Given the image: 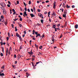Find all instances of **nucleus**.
Instances as JSON below:
<instances>
[{"label": "nucleus", "mask_w": 78, "mask_h": 78, "mask_svg": "<svg viewBox=\"0 0 78 78\" xmlns=\"http://www.w3.org/2000/svg\"><path fill=\"white\" fill-rule=\"evenodd\" d=\"M55 31H57V28H55Z\"/></svg>", "instance_id": "obj_41"}, {"label": "nucleus", "mask_w": 78, "mask_h": 78, "mask_svg": "<svg viewBox=\"0 0 78 78\" xmlns=\"http://www.w3.org/2000/svg\"><path fill=\"white\" fill-rule=\"evenodd\" d=\"M17 4H19V1H17Z\"/></svg>", "instance_id": "obj_60"}, {"label": "nucleus", "mask_w": 78, "mask_h": 78, "mask_svg": "<svg viewBox=\"0 0 78 78\" xmlns=\"http://www.w3.org/2000/svg\"><path fill=\"white\" fill-rule=\"evenodd\" d=\"M60 25H61V24H58V25H57L58 27H60Z\"/></svg>", "instance_id": "obj_47"}, {"label": "nucleus", "mask_w": 78, "mask_h": 78, "mask_svg": "<svg viewBox=\"0 0 78 78\" xmlns=\"http://www.w3.org/2000/svg\"><path fill=\"white\" fill-rule=\"evenodd\" d=\"M27 11H28V12H30V9H28Z\"/></svg>", "instance_id": "obj_38"}, {"label": "nucleus", "mask_w": 78, "mask_h": 78, "mask_svg": "<svg viewBox=\"0 0 78 78\" xmlns=\"http://www.w3.org/2000/svg\"><path fill=\"white\" fill-rule=\"evenodd\" d=\"M35 34H36V37H37L38 36L39 37L40 36H41V34H38L39 33V32H35Z\"/></svg>", "instance_id": "obj_1"}, {"label": "nucleus", "mask_w": 78, "mask_h": 78, "mask_svg": "<svg viewBox=\"0 0 78 78\" xmlns=\"http://www.w3.org/2000/svg\"><path fill=\"white\" fill-rule=\"evenodd\" d=\"M30 16H31V17H33L34 16V15H33V14L31 13L30 14Z\"/></svg>", "instance_id": "obj_8"}, {"label": "nucleus", "mask_w": 78, "mask_h": 78, "mask_svg": "<svg viewBox=\"0 0 78 78\" xmlns=\"http://www.w3.org/2000/svg\"><path fill=\"white\" fill-rule=\"evenodd\" d=\"M0 55V56H3V53H1Z\"/></svg>", "instance_id": "obj_25"}, {"label": "nucleus", "mask_w": 78, "mask_h": 78, "mask_svg": "<svg viewBox=\"0 0 78 78\" xmlns=\"http://www.w3.org/2000/svg\"><path fill=\"white\" fill-rule=\"evenodd\" d=\"M15 31H17V27H15Z\"/></svg>", "instance_id": "obj_26"}, {"label": "nucleus", "mask_w": 78, "mask_h": 78, "mask_svg": "<svg viewBox=\"0 0 78 78\" xmlns=\"http://www.w3.org/2000/svg\"><path fill=\"white\" fill-rule=\"evenodd\" d=\"M53 16H56V14L55 13V12H53Z\"/></svg>", "instance_id": "obj_16"}, {"label": "nucleus", "mask_w": 78, "mask_h": 78, "mask_svg": "<svg viewBox=\"0 0 78 78\" xmlns=\"http://www.w3.org/2000/svg\"><path fill=\"white\" fill-rule=\"evenodd\" d=\"M50 12H48V15H50Z\"/></svg>", "instance_id": "obj_56"}, {"label": "nucleus", "mask_w": 78, "mask_h": 78, "mask_svg": "<svg viewBox=\"0 0 78 78\" xmlns=\"http://www.w3.org/2000/svg\"><path fill=\"white\" fill-rule=\"evenodd\" d=\"M64 13L65 15H66L67 14V10H65L64 11Z\"/></svg>", "instance_id": "obj_9"}, {"label": "nucleus", "mask_w": 78, "mask_h": 78, "mask_svg": "<svg viewBox=\"0 0 78 78\" xmlns=\"http://www.w3.org/2000/svg\"><path fill=\"white\" fill-rule=\"evenodd\" d=\"M44 37V34H43L42 35V38H43V37Z\"/></svg>", "instance_id": "obj_50"}, {"label": "nucleus", "mask_w": 78, "mask_h": 78, "mask_svg": "<svg viewBox=\"0 0 78 78\" xmlns=\"http://www.w3.org/2000/svg\"><path fill=\"white\" fill-rule=\"evenodd\" d=\"M4 23L5 24V25H7V20H6V22H4Z\"/></svg>", "instance_id": "obj_14"}, {"label": "nucleus", "mask_w": 78, "mask_h": 78, "mask_svg": "<svg viewBox=\"0 0 78 78\" xmlns=\"http://www.w3.org/2000/svg\"><path fill=\"white\" fill-rule=\"evenodd\" d=\"M19 38L20 41H22V38H21V36H20Z\"/></svg>", "instance_id": "obj_13"}, {"label": "nucleus", "mask_w": 78, "mask_h": 78, "mask_svg": "<svg viewBox=\"0 0 78 78\" xmlns=\"http://www.w3.org/2000/svg\"><path fill=\"white\" fill-rule=\"evenodd\" d=\"M7 6L8 7H9V8L10 7V5H9V4H8L7 5Z\"/></svg>", "instance_id": "obj_35"}, {"label": "nucleus", "mask_w": 78, "mask_h": 78, "mask_svg": "<svg viewBox=\"0 0 78 78\" xmlns=\"http://www.w3.org/2000/svg\"><path fill=\"white\" fill-rule=\"evenodd\" d=\"M36 32H35V30H33V34H34V33H35Z\"/></svg>", "instance_id": "obj_19"}, {"label": "nucleus", "mask_w": 78, "mask_h": 78, "mask_svg": "<svg viewBox=\"0 0 78 78\" xmlns=\"http://www.w3.org/2000/svg\"><path fill=\"white\" fill-rule=\"evenodd\" d=\"M56 2H54L53 5V8H54V9L55 8V6H56Z\"/></svg>", "instance_id": "obj_3"}, {"label": "nucleus", "mask_w": 78, "mask_h": 78, "mask_svg": "<svg viewBox=\"0 0 78 78\" xmlns=\"http://www.w3.org/2000/svg\"><path fill=\"white\" fill-rule=\"evenodd\" d=\"M16 12H14L13 13V14L14 15Z\"/></svg>", "instance_id": "obj_57"}, {"label": "nucleus", "mask_w": 78, "mask_h": 78, "mask_svg": "<svg viewBox=\"0 0 78 78\" xmlns=\"http://www.w3.org/2000/svg\"><path fill=\"white\" fill-rule=\"evenodd\" d=\"M12 11H13V12H15V10H14V9H12Z\"/></svg>", "instance_id": "obj_42"}, {"label": "nucleus", "mask_w": 78, "mask_h": 78, "mask_svg": "<svg viewBox=\"0 0 78 78\" xmlns=\"http://www.w3.org/2000/svg\"><path fill=\"white\" fill-rule=\"evenodd\" d=\"M11 26H12V28H14V25H13V24H11Z\"/></svg>", "instance_id": "obj_32"}, {"label": "nucleus", "mask_w": 78, "mask_h": 78, "mask_svg": "<svg viewBox=\"0 0 78 78\" xmlns=\"http://www.w3.org/2000/svg\"><path fill=\"white\" fill-rule=\"evenodd\" d=\"M42 48V46H41L40 47V49H41Z\"/></svg>", "instance_id": "obj_43"}, {"label": "nucleus", "mask_w": 78, "mask_h": 78, "mask_svg": "<svg viewBox=\"0 0 78 78\" xmlns=\"http://www.w3.org/2000/svg\"><path fill=\"white\" fill-rule=\"evenodd\" d=\"M31 11H32V12H33V9H31Z\"/></svg>", "instance_id": "obj_48"}, {"label": "nucleus", "mask_w": 78, "mask_h": 78, "mask_svg": "<svg viewBox=\"0 0 78 78\" xmlns=\"http://www.w3.org/2000/svg\"><path fill=\"white\" fill-rule=\"evenodd\" d=\"M26 75H27V76H30V74L28 73H26Z\"/></svg>", "instance_id": "obj_17"}, {"label": "nucleus", "mask_w": 78, "mask_h": 78, "mask_svg": "<svg viewBox=\"0 0 78 78\" xmlns=\"http://www.w3.org/2000/svg\"><path fill=\"white\" fill-rule=\"evenodd\" d=\"M62 34H61V36H60V38H61V37H62Z\"/></svg>", "instance_id": "obj_62"}, {"label": "nucleus", "mask_w": 78, "mask_h": 78, "mask_svg": "<svg viewBox=\"0 0 78 78\" xmlns=\"http://www.w3.org/2000/svg\"><path fill=\"white\" fill-rule=\"evenodd\" d=\"M32 50H31L30 52H28V53H29L30 55H33V53L32 52Z\"/></svg>", "instance_id": "obj_5"}, {"label": "nucleus", "mask_w": 78, "mask_h": 78, "mask_svg": "<svg viewBox=\"0 0 78 78\" xmlns=\"http://www.w3.org/2000/svg\"><path fill=\"white\" fill-rule=\"evenodd\" d=\"M35 45L36 47H37H37H38V46H37V45L36 44H35Z\"/></svg>", "instance_id": "obj_40"}, {"label": "nucleus", "mask_w": 78, "mask_h": 78, "mask_svg": "<svg viewBox=\"0 0 78 78\" xmlns=\"http://www.w3.org/2000/svg\"><path fill=\"white\" fill-rule=\"evenodd\" d=\"M44 14H47V12H44Z\"/></svg>", "instance_id": "obj_53"}, {"label": "nucleus", "mask_w": 78, "mask_h": 78, "mask_svg": "<svg viewBox=\"0 0 78 78\" xmlns=\"http://www.w3.org/2000/svg\"><path fill=\"white\" fill-rule=\"evenodd\" d=\"M8 34L9 37H10V36H11V35H10V34L8 32Z\"/></svg>", "instance_id": "obj_24"}, {"label": "nucleus", "mask_w": 78, "mask_h": 78, "mask_svg": "<svg viewBox=\"0 0 78 78\" xmlns=\"http://www.w3.org/2000/svg\"><path fill=\"white\" fill-rule=\"evenodd\" d=\"M48 2H49V1L47 0L46 1V3H48Z\"/></svg>", "instance_id": "obj_46"}, {"label": "nucleus", "mask_w": 78, "mask_h": 78, "mask_svg": "<svg viewBox=\"0 0 78 78\" xmlns=\"http://www.w3.org/2000/svg\"><path fill=\"white\" fill-rule=\"evenodd\" d=\"M23 33H24L25 34H26V31H24Z\"/></svg>", "instance_id": "obj_64"}, {"label": "nucleus", "mask_w": 78, "mask_h": 78, "mask_svg": "<svg viewBox=\"0 0 78 78\" xmlns=\"http://www.w3.org/2000/svg\"><path fill=\"white\" fill-rule=\"evenodd\" d=\"M66 8H70V6H69V5H66Z\"/></svg>", "instance_id": "obj_18"}, {"label": "nucleus", "mask_w": 78, "mask_h": 78, "mask_svg": "<svg viewBox=\"0 0 78 78\" xmlns=\"http://www.w3.org/2000/svg\"><path fill=\"white\" fill-rule=\"evenodd\" d=\"M44 22V20H41V23H43V22Z\"/></svg>", "instance_id": "obj_27"}, {"label": "nucleus", "mask_w": 78, "mask_h": 78, "mask_svg": "<svg viewBox=\"0 0 78 78\" xmlns=\"http://www.w3.org/2000/svg\"><path fill=\"white\" fill-rule=\"evenodd\" d=\"M52 41L53 42H54V41H55V39H52Z\"/></svg>", "instance_id": "obj_58"}, {"label": "nucleus", "mask_w": 78, "mask_h": 78, "mask_svg": "<svg viewBox=\"0 0 78 78\" xmlns=\"http://www.w3.org/2000/svg\"><path fill=\"white\" fill-rule=\"evenodd\" d=\"M20 15H21V16H22L23 15V14H22V13H20Z\"/></svg>", "instance_id": "obj_61"}, {"label": "nucleus", "mask_w": 78, "mask_h": 78, "mask_svg": "<svg viewBox=\"0 0 78 78\" xmlns=\"http://www.w3.org/2000/svg\"><path fill=\"white\" fill-rule=\"evenodd\" d=\"M37 26H40V25H41L40 24L37 23Z\"/></svg>", "instance_id": "obj_44"}, {"label": "nucleus", "mask_w": 78, "mask_h": 78, "mask_svg": "<svg viewBox=\"0 0 78 78\" xmlns=\"http://www.w3.org/2000/svg\"><path fill=\"white\" fill-rule=\"evenodd\" d=\"M43 16V15H42V14H41L40 16V17H42Z\"/></svg>", "instance_id": "obj_54"}, {"label": "nucleus", "mask_w": 78, "mask_h": 78, "mask_svg": "<svg viewBox=\"0 0 78 78\" xmlns=\"http://www.w3.org/2000/svg\"><path fill=\"white\" fill-rule=\"evenodd\" d=\"M23 16L24 17H26V16H28V15L27 14V12H26V11H24V14H23Z\"/></svg>", "instance_id": "obj_4"}, {"label": "nucleus", "mask_w": 78, "mask_h": 78, "mask_svg": "<svg viewBox=\"0 0 78 78\" xmlns=\"http://www.w3.org/2000/svg\"><path fill=\"white\" fill-rule=\"evenodd\" d=\"M20 21H22V18H20Z\"/></svg>", "instance_id": "obj_31"}, {"label": "nucleus", "mask_w": 78, "mask_h": 78, "mask_svg": "<svg viewBox=\"0 0 78 78\" xmlns=\"http://www.w3.org/2000/svg\"><path fill=\"white\" fill-rule=\"evenodd\" d=\"M37 11L38 12H41V10L39 9H37Z\"/></svg>", "instance_id": "obj_28"}, {"label": "nucleus", "mask_w": 78, "mask_h": 78, "mask_svg": "<svg viewBox=\"0 0 78 78\" xmlns=\"http://www.w3.org/2000/svg\"><path fill=\"white\" fill-rule=\"evenodd\" d=\"M29 5H31V1H30L29 2Z\"/></svg>", "instance_id": "obj_33"}, {"label": "nucleus", "mask_w": 78, "mask_h": 78, "mask_svg": "<svg viewBox=\"0 0 78 78\" xmlns=\"http://www.w3.org/2000/svg\"><path fill=\"white\" fill-rule=\"evenodd\" d=\"M8 39H9V37H7V41H8Z\"/></svg>", "instance_id": "obj_49"}, {"label": "nucleus", "mask_w": 78, "mask_h": 78, "mask_svg": "<svg viewBox=\"0 0 78 78\" xmlns=\"http://www.w3.org/2000/svg\"><path fill=\"white\" fill-rule=\"evenodd\" d=\"M63 17H65V19H66V15H65L64 14H63Z\"/></svg>", "instance_id": "obj_10"}, {"label": "nucleus", "mask_w": 78, "mask_h": 78, "mask_svg": "<svg viewBox=\"0 0 78 78\" xmlns=\"http://www.w3.org/2000/svg\"><path fill=\"white\" fill-rule=\"evenodd\" d=\"M0 44H1V46H2L3 45V42H1L0 43Z\"/></svg>", "instance_id": "obj_39"}, {"label": "nucleus", "mask_w": 78, "mask_h": 78, "mask_svg": "<svg viewBox=\"0 0 78 78\" xmlns=\"http://www.w3.org/2000/svg\"><path fill=\"white\" fill-rule=\"evenodd\" d=\"M19 26L20 28H21L22 27V25L21 24H19Z\"/></svg>", "instance_id": "obj_23"}, {"label": "nucleus", "mask_w": 78, "mask_h": 78, "mask_svg": "<svg viewBox=\"0 0 78 78\" xmlns=\"http://www.w3.org/2000/svg\"><path fill=\"white\" fill-rule=\"evenodd\" d=\"M78 24H76L75 26V28H76V29H77V28H78Z\"/></svg>", "instance_id": "obj_12"}, {"label": "nucleus", "mask_w": 78, "mask_h": 78, "mask_svg": "<svg viewBox=\"0 0 78 78\" xmlns=\"http://www.w3.org/2000/svg\"><path fill=\"white\" fill-rule=\"evenodd\" d=\"M8 3H9V5H11V2H9V1H8Z\"/></svg>", "instance_id": "obj_30"}, {"label": "nucleus", "mask_w": 78, "mask_h": 78, "mask_svg": "<svg viewBox=\"0 0 78 78\" xmlns=\"http://www.w3.org/2000/svg\"><path fill=\"white\" fill-rule=\"evenodd\" d=\"M59 19H62V18H61V17H60V16H59Z\"/></svg>", "instance_id": "obj_59"}, {"label": "nucleus", "mask_w": 78, "mask_h": 78, "mask_svg": "<svg viewBox=\"0 0 78 78\" xmlns=\"http://www.w3.org/2000/svg\"><path fill=\"white\" fill-rule=\"evenodd\" d=\"M35 59L34 58H32V61H34V60Z\"/></svg>", "instance_id": "obj_52"}, {"label": "nucleus", "mask_w": 78, "mask_h": 78, "mask_svg": "<svg viewBox=\"0 0 78 78\" xmlns=\"http://www.w3.org/2000/svg\"><path fill=\"white\" fill-rule=\"evenodd\" d=\"M1 9H2L3 10V11H4V10H5V8H4V7H1Z\"/></svg>", "instance_id": "obj_20"}, {"label": "nucleus", "mask_w": 78, "mask_h": 78, "mask_svg": "<svg viewBox=\"0 0 78 78\" xmlns=\"http://www.w3.org/2000/svg\"><path fill=\"white\" fill-rule=\"evenodd\" d=\"M0 75L1 76H4L5 74H4V73H2L1 74V73H0Z\"/></svg>", "instance_id": "obj_11"}, {"label": "nucleus", "mask_w": 78, "mask_h": 78, "mask_svg": "<svg viewBox=\"0 0 78 78\" xmlns=\"http://www.w3.org/2000/svg\"><path fill=\"white\" fill-rule=\"evenodd\" d=\"M18 59H19V58H21V55H18Z\"/></svg>", "instance_id": "obj_15"}, {"label": "nucleus", "mask_w": 78, "mask_h": 78, "mask_svg": "<svg viewBox=\"0 0 78 78\" xmlns=\"http://www.w3.org/2000/svg\"><path fill=\"white\" fill-rule=\"evenodd\" d=\"M72 8H75V5H73L72 6Z\"/></svg>", "instance_id": "obj_37"}, {"label": "nucleus", "mask_w": 78, "mask_h": 78, "mask_svg": "<svg viewBox=\"0 0 78 78\" xmlns=\"http://www.w3.org/2000/svg\"><path fill=\"white\" fill-rule=\"evenodd\" d=\"M16 34L17 37H19L20 36V35H19V34L17 33H16Z\"/></svg>", "instance_id": "obj_7"}, {"label": "nucleus", "mask_w": 78, "mask_h": 78, "mask_svg": "<svg viewBox=\"0 0 78 78\" xmlns=\"http://www.w3.org/2000/svg\"><path fill=\"white\" fill-rule=\"evenodd\" d=\"M23 3L25 7H26V4L25 3V2H23Z\"/></svg>", "instance_id": "obj_36"}, {"label": "nucleus", "mask_w": 78, "mask_h": 78, "mask_svg": "<svg viewBox=\"0 0 78 78\" xmlns=\"http://www.w3.org/2000/svg\"><path fill=\"white\" fill-rule=\"evenodd\" d=\"M8 48H7V50H6V53H8Z\"/></svg>", "instance_id": "obj_55"}, {"label": "nucleus", "mask_w": 78, "mask_h": 78, "mask_svg": "<svg viewBox=\"0 0 78 78\" xmlns=\"http://www.w3.org/2000/svg\"><path fill=\"white\" fill-rule=\"evenodd\" d=\"M4 67H5V66H3L1 67V68L3 69H4Z\"/></svg>", "instance_id": "obj_45"}, {"label": "nucleus", "mask_w": 78, "mask_h": 78, "mask_svg": "<svg viewBox=\"0 0 78 78\" xmlns=\"http://www.w3.org/2000/svg\"><path fill=\"white\" fill-rule=\"evenodd\" d=\"M3 12L4 14H5V15H6V10H3Z\"/></svg>", "instance_id": "obj_6"}, {"label": "nucleus", "mask_w": 78, "mask_h": 78, "mask_svg": "<svg viewBox=\"0 0 78 78\" xmlns=\"http://www.w3.org/2000/svg\"><path fill=\"white\" fill-rule=\"evenodd\" d=\"M55 27H56V26L55 25H53L52 26V28H55Z\"/></svg>", "instance_id": "obj_21"}, {"label": "nucleus", "mask_w": 78, "mask_h": 78, "mask_svg": "<svg viewBox=\"0 0 78 78\" xmlns=\"http://www.w3.org/2000/svg\"><path fill=\"white\" fill-rule=\"evenodd\" d=\"M1 6H3V7H5L6 6V5H5V4L4 2H2L0 3Z\"/></svg>", "instance_id": "obj_2"}, {"label": "nucleus", "mask_w": 78, "mask_h": 78, "mask_svg": "<svg viewBox=\"0 0 78 78\" xmlns=\"http://www.w3.org/2000/svg\"><path fill=\"white\" fill-rule=\"evenodd\" d=\"M37 3H39V1H37Z\"/></svg>", "instance_id": "obj_63"}, {"label": "nucleus", "mask_w": 78, "mask_h": 78, "mask_svg": "<svg viewBox=\"0 0 78 78\" xmlns=\"http://www.w3.org/2000/svg\"><path fill=\"white\" fill-rule=\"evenodd\" d=\"M1 17V19H3L4 18V16H3V15H2Z\"/></svg>", "instance_id": "obj_22"}, {"label": "nucleus", "mask_w": 78, "mask_h": 78, "mask_svg": "<svg viewBox=\"0 0 78 78\" xmlns=\"http://www.w3.org/2000/svg\"><path fill=\"white\" fill-rule=\"evenodd\" d=\"M14 58H16V57H17L16 56V55L15 54V55H14Z\"/></svg>", "instance_id": "obj_51"}, {"label": "nucleus", "mask_w": 78, "mask_h": 78, "mask_svg": "<svg viewBox=\"0 0 78 78\" xmlns=\"http://www.w3.org/2000/svg\"><path fill=\"white\" fill-rule=\"evenodd\" d=\"M41 62L40 61V62H37L36 63V64H39V63H40V62Z\"/></svg>", "instance_id": "obj_34"}, {"label": "nucleus", "mask_w": 78, "mask_h": 78, "mask_svg": "<svg viewBox=\"0 0 78 78\" xmlns=\"http://www.w3.org/2000/svg\"><path fill=\"white\" fill-rule=\"evenodd\" d=\"M24 10H25V11H27V8L26 7H25L24 8Z\"/></svg>", "instance_id": "obj_29"}]
</instances>
